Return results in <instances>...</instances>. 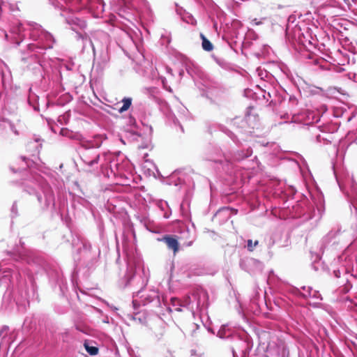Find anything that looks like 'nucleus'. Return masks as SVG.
<instances>
[{"instance_id":"nucleus-8","label":"nucleus","mask_w":357,"mask_h":357,"mask_svg":"<svg viewBox=\"0 0 357 357\" xmlns=\"http://www.w3.org/2000/svg\"><path fill=\"white\" fill-rule=\"evenodd\" d=\"M11 213L13 216H17L18 215V206L16 202H14L11 207Z\"/></svg>"},{"instance_id":"nucleus-1","label":"nucleus","mask_w":357,"mask_h":357,"mask_svg":"<svg viewBox=\"0 0 357 357\" xmlns=\"http://www.w3.org/2000/svg\"><path fill=\"white\" fill-rule=\"evenodd\" d=\"M178 237L176 235H165L158 238L159 241L165 243L167 248L172 250L174 255H176L179 251Z\"/></svg>"},{"instance_id":"nucleus-6","label":"nucleus","mask_w":357,"mask_h":357,"mask_svg":"<svg viewBox=\"0 0 357 357\" xmlns=\"http://www.w3.org/2000/svg\"><path fill=\"white\" fill-rule=\"evenodd\" d=\"M122 102H123V105L119 109L120 112H123L129 109V107L131 105L132 100H131V98H123Z\"/></svg>"},{"instance_id":"nucleus-7","label":"nucleus","mask_w":357,"mask_h":357,"mask_svg":"<svg viewBox=\"0 0 357 357\" xmlns=\"http://www.w3.org/2000/svg\"><path fill=\"white\" fill-rule=\"evenodd\" d=\"M258 244V241H255V243H252V241L251 239H249L247 241V248L250 252H253L255 247H256Z\"/></svg>"},{"instance_id":"nucleus-11","label":"nucleus","mask_w":357,"mask_h":357,"mask_svg":"<svg viewBox=\"0 0 357 357\" xmlns=\"http://www.w3.org/2000/svg\"><path fill=\"white\" fill-rule=\"evenodd\" d=\"M255 127V126H251V128L254 129Z\"/></svg>"},{"instance_id":"nucleus-9","label":"nucleus","mask_w":357,"mask_h":357,"mask_svg":"<svg viewBox=\"0 0 357 357\" xmlns=\"http://www.w3.org/2000/svg\"><path fill=\"white\" fill-rule=\"evenodd\" d=\"M252 119H253L254 120L255 119V116H248L247 117H245V119H244V121L248 123L251 121Z\"/></svg>"},{"instance_id":"nucleus-10","label":"nucleus","mask_w":357,"mask_h":357,"mask_svg":"<svg viewBox=\"0 0 357 357\" xmlns=\"http://www.w3.org/2000/svg\"><path fill=\"white\" fill-rule=\"evenodd\" d=\"M177 311H181V310L180 308L176 309Z\"/></svg>"},{"instance_id":"nucleus-3","label":"nucleus","mask_w":357,"mask_h":357,"mask_svg":"<svg viewBox=\"0 0 357 357\" xmlns=\"http://www.w3.org/2000/svg\"><path fill=\"white\" fill-rule=\"evenodd\" d=\"M10 275L8 272L0 273V287L7 285L10 282Z\"/></svg>"},{"instance_id":"nucleus-4","label":"nucleus","mask_w":357,"mask_h":357,"mask_svg":"<svg viewBox=\"0 0 357 357\" xmlns=\"http://www.w3.org/2000/svg\"><path fill=\"white\" fill-rule=\"evenodd\" d=\"M99 158H100L99 155L96 154L93 159L89 160V158L87 157V155H84L82 160L88 165L92 166L93 164L98 163Z\"/></svg>"},{"instance_id":"nucleus-2","label":"nucleus","mask_w":357,"mask_h":357,"mask_svg":"<svg viewBox=\"0 0 357 357\" xmlns=\"http://www.w3.org/2000/svg\"><path fill=\"white\" fill-rule=\"evenodd\" d=\"M200 38L202 40V46L204 50L206 52L212 51L214 47L213 45L211 43V41L208 40L202 33H200Z\"/></svg>"},{"instance_id":"nucleus-5","label":"nucleus","mask_w":357,"mask_h":357,"mask_svg":"<svg viewBox=\"0 0 357 357\" xmlns=\"http://www.w3.org/2000/svg\"><path fill=\"white\" fill-rule=\"evenodd\" d=\"M84 348L86 351L91 356H94L98 354V348L93 346H89L88 343L85 342L84 344Z\"/></svg>"}]
</instances>
